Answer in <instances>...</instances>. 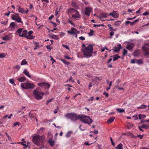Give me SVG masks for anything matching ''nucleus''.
Masks as SVG:
<instances>
[{"label":"nucleus","instance_id":"44","mask_svg":"<svg viewBox=\"0 0 149 149\" xmlns=\"http://www.w3.org/2000/svg\"><path fill=\"white\" fill-rule=\"evenodd\" d=\"M53 98H52L50 99L49 100H47L46 102V104L48 105V103L52 102L53 100Z\"/></svg>","mask_w":149,"mask_h":149},{"label":"nucleus","instance_id":"63","mask_svg":"<svg viewBox=\"0 0 149 149\" xmlns=\"http://www.w3.org/2000/svg\"><path fill=\"white\" fill-rule=\"evenodd\" d=\"M93 97H91L90 98L88 99V101H93Z\"/></svg>","mask_w":149,"mask_h":149},{"label":"nucleus","instance_id":"7","mask_svg":"<svg viewBox=\"0 0 149 149\" xmlns=\"http://www.w3.org/2000/svg\"><path fill=\"white\" fill-rule=\"evenodd\" d=\"M11 19L14 20H15L18 23H20L23 24V22L21 20V18L19 17V16L18 13H15L14 14L11 15Z\"/></svg>","mask_w":149,"mask_h":149},{"label":"nucleus","instance_id":"13","mask_svg":"<svg viewBox=\"0 0 149 149\" xmlns=\"http://www.w3.org/2000/svg\"><path fill=\"white\" fill-rule=\"evenodd\" d=\"M77 31V29L75 28H72L71 31H68V33L70 34H76V32Z\"/></svg>","mask_w":149,"mask_h":149},{"label":"nucleus","instance_id":"61","mask_svg":"<svg viewBox=\"0 0 149 149\" xmlns=\"http://www.w3.org/2000/svg\"><path fill=\"white\" fill-rule=\"evenodd\" d=\"M10 13L11 12H10V11H9V12L8 13L5 14L4 15L5 16H8L9 15H10Z\"/></svg>","mask_w":149,"mask_h":149},{"label":"nucleus","instance_id":"6","mask_svg":"<svg viewBox=\"0 0 149 149\" xmlns=\"http://www.w3.org/2000/svg\"><path fill=\"white\" fill-rule=\"evenodd\" d=\"M80 115H77L76 113H68L65 115V116L70 119L72 121H75L78 119H79V117Z\"/></svg>","mask_w":149,"mask_h":149},{"label":"nucleus","instance_id":"40","mask_svg":"<svg viewBox=\"0 0 149 149\" xmlns=\"http://www.w3.org/2000/svg\"><path fill=\"white\" fill-rule=\"evenodd\" d=\"M23 29L19 28L17 30V32L19 34H21V33Z\"/></svg>","mask_w":149,"mask_h":149},{"label":"nucleus","instance_id":"17","mask_svg":"<svg viewBox=\"0 0 149 149\" xmlns=\"http://www.w3.org/2000/svg\"><path fill=\"white\" fill-rule=\"evenodd\" d=\"M17 9L19 13H23L24 12V9L21 8L20 6H18Z\"/></svg>","mask_w":149,"mask_h":149},{"label":"nucleus","instance_id":"51","mask_svg":"<svg viewBox=\"0 0 149 149\" xmlns=\"http://www.w3.org/2000/svg\"><path fill=\"white\" fill-rule=\"evenodd\" d=\"M48 136L49 137V136L50 137V138L52 139L53 135H52V134L51 133H50V132L48 133Z\"/></svg>","mask_w":149,"mask_h":149},{"label":"nucleus","instance_id":"46","mask_svg":"<svg viewBox=\"0 0 149 149\" xmlns=\"http://www.w3.org/2000/svg\"><path fill=\"white\" fill-rule=\"evenodd\" d=\"M132 117L134 118V119L135 120H137L138 119L137 114L134 115Z\"/></svg>","mask_w":149,"mask_h":149},{"label":"nucleus","instance_id":"59","mask_svg":"<svg viewBox=\"0 0 149 149\" xmlns=\"http://www.w3.org/2000/svg\"><path fill=\"white\" fill-rule=\"evenodd\" d=\"M79 38L81 40H85V38L83 36H81Z\"/></svg>","mask_w":149,"mask_h":149},{"label":"nucleus","instance_id":"32","mask_svg":"<svg viewBox=\"0 0 149 149\" xmlns=\"http://www.w3.org/2000/svg\"><path fill=\"white\" fill-rule=\"evenodd\" d=\"M15 23L14 22H12L10 24V26H11L12 29L15 28Z\"/></svg>","mask_w":149,"mask_h":149},{"label":"nucleus","instance_id":"47","mask_svg":"<svg viewBox=\"0 0 149 149\" xmlns=\"http://www.w3.org/2000/svg\"><path fill=\"white\" fill-rule=\"evenodd\" d=\"M46 47L48 49H49V51L52 49V47L50 46V45H48L46 46Z\"/></svg>","mask_w":149,"mask_h":149},{"label":"nucleus","instance_id":"10","mask_svg":"<svg viewBox=\"0 0 149 149\" xmlns=\"http://www.w3.org/2000/svg\"><path fill=\"white\" fill-rule=\"evenodd\" d=\"M38 85L42 88H44L45 89H48L50 86V85L49 84L45 82L39 83L38 84Z\"/></svg>","mask_w":149,"mask_h":149},{"label":"nucleus","instance_id":"12","mask_svg":"<svg viewBox=\"0 0 149 149\" xmlns=\"http://www.w3.org/2000/svg\"><path fill=\"white\" fill-rule=\"evenodd\" d=\"M74 14L72 15V18H74V19L79 18L81 17V15L78 12L77 10L74 13Z\"/></svg>","mask_w":149,"mask_h":149},{"label":"nucleus","instance_id":"5","mask_svg":"<svg viewBox=\"0 0 149 149\" xmlns=\"http://www.w3.org/2000/svg\"><path fill=\"white\" fill-rule=\"evenodd\" d=\"M45 136L44 135L40 136L37 135L34 136L33 138V142L36 145H40V142L44 140Z\"/></svg>","mask_w":149,"mask_h":149},{"label":"nucleus","instance_id":"24","mask_svg":"<svg viewBox=\"0 0 149 149\" xmlns=\"http://www.w3.org/2000/svg\"><path fill=\"white\" fill-rule=\"evenodd\" d=\"M116 110L118 111V112L120 113H122L123 112H125V110L121 109V108H118L116 109Z\"/></svg>","mask_w":149,"mask_h":149},{"label":"nucleus","instance_id":"20","mask_svg":"<svg viewBox=\"0 0 149 149\" xmlns=\"http://www.w3.org/2000/svg\"><path fill=\"white\" fill-rule=\"evenodd\" d=\"M52 139L50 138L48 141V142L51 146H53L54 145L55 142L52 140Z\"/></svg>","mask_w":149,"mask_h":149},{"label":"nucleus","instance_id":"35","mask_svg":"<svg viewBox=\"0 0 149 149\" xmlns=\"http://www.w3.org/2000/svg\"><path fill=\"white\" fill-rule=\"evenodd\" d=\"M60 60H61L63 62L65 65H68L70 64V63L69 62H66L65 61L64 59H60Z\"/></svg>","mask_w":149,"mask_h":149},{"label":"nucleus","instance_id":"39","mask_svg":"<svg viewBox=\"0 0 149 149\" xmlns=\"http://www.w3.org/2000/svg\"><path fill=\"white\" fill-rule=\"evenodd\" d=\"M139 54V53L138 50H136L134 52V55L135 56H137Z\"/></svg>","mask_w":149,"mask_h":149},{"label":"nucleus","instance_id":"3","mask_svg":"<svg viewBox=\"0 0 149 149\" xmlns=\"http://www.w3.org/2000/svg\"><path fill=\"white\" fill-rule=\"evenodd\" d=\"M33 33L32 31H30L27 33V31L24 30L22 32V34H19V35L20 37H25L27 39H32L34 37L31 35Z\"/></svg>","mask_w":149,"mask_h":149},{"label":"nucleus","instance_id":"41","mask_svg":"<svg viewBox=\"0 0 149 149\" xmlns=\"http://www.w3.org/2000/svg\"><path fill=\"white\" fill-rule=\"evenodd\" d=\"M127 51L125 50V49H124L123 50V55L125 56L127 55Z\"/></svg>","mask_w":149,"mask_h":149},{"label":"nucleus","instance_id":"55","mask_svg":"<svg viewBox=\"0 0 149 149\" xmlns=\"http://www.w3.org/2000/svg\"><path fill=\"white\" fill-rule=\"evenodd\" d=\"M8 20L6 22H1V24H3L4 25H5L8 22Z\"/></svg>","mask_w":149,"mask_h":149},{"label":"nucleus","instance_id":"54","mask_svg":"<svg viewBox=\"0 0 149 149\" xmlns=\"http://www.w3.org/2000/svg\"><path fill=\"white\" fill-rule=\"evenodd\" d=\"M109 30L110 31H112L113 30L115 31H116V29H113L112 27H111L109 28Z\"/></svg>","mask_w":149,"mask_h":149},{"label":"nucleus","instance_id":"53","mask_svg":"<svg viewBox=\"0 0 149 149\" xmlns=\"http://www.w3.org/2000/svg\"><path fill=\"white\" fill-rule=\"evenodd\" d=\"M142 128L147 129L146 127H147L146 125H143L141 126Z\"/></svg>","mask_w":149,"mask_h":149},{"label":"nucleus","instance_id":"49","mask_svg":"<svg viewBox=\"0 0 149 149\" xmlns=\"http://www.w3.org/2000/svg\"><path fill=\"white\" fill-rule=\"evenodd\" d=\"M114 34V32L113 31H111L110 32L109 35L110 36H111V38H112V36Z\"/></svg>","mask_w":149,"mask_h":149},{"label":"nucleus","instance_id":"52","mask_svg":"<svg viewBox=\"0 0 149 149\" xmlns=\"http://www.w3.org/2000/svg\"><path fill=\"white\" fill-rule=\"evenodd\" d=\"M62 45L63 47H65L68 50L69 49V48L68 45Z\"/></svg>","mask_w":149,"mask_h":149},{"label":"nucleus","instance_id":"31","mask_svg":"<svg viewBox=\"0 0 149 149\" xmlns=\"http://www.w3.org/2000/svg\"><path fill=\"white\" fill-rule=\"evenodd\" d=\"M72 133V132L71 131L68 132L66 134V136L67 138L70 137Z\"/></svg>","mask_w":149,"mask_h":149},{"label":"nucleus","instance_id":"33","mask_svg":"<svg viewBox=\"0 0 149 149\" xmlns=\"http://www.w3.org/2000/svg\"><path fill=\"white\" fill-rule=\"evenodd\" d=\"M94 31L93 30L90 29V32L88 33L89 36H91L93 35Z\"/></svg>","mask_w":149,"mask_h":149},{"label":"nucleus","instance_id":"27","mask_svg":"<svg viewBox=\"0 0 149 149\" xmlns=\"http://www.w3.org/2000/svg\"><path fill=\"white\" fill-rule=\"evenodd\" d=\"M115 148L116 149H122L123 148L122 144L121 143H120Z\"/></svg>","mask_w":149,"mask_h":149},{"label":"nucleus","instance_id":"64","mask_svg":"<svg viewBox=\"0 0 149 149\" xmlns=\"http://www.w3.org/2000/svg\"><path fill=\"white\" fill-rule=\"evenodd\" d=\"M54 17V16L53 15H51L49 17V20H51V19H52Z\"/></svg>","mask_w":149,"mask_h":149},{"label":"nucleus","instance_id":"1","mask_svg":"<svg viewBox=\"0 0 149 149\" xmlns=\"http://www.w3.org/2000/svg\"><path fill=\"white\" fill-rule=\"evenodd\" d=\"M88 46L85 47V48H82V52L85 57H90L92 56L93 51V45L87 44Z\"/></svg>","mask_w":149,"mask_h":149},{"label":"nucleus","instance_id":"14","mask_svg":"<svg viewBox=\"0 0 149 149\" xmlns=\"http://www.w3.org/2000/svg\"><path fill=\"white\" fill-rule=\"evenodd\" d=\"M109 15H111L113 18H118V14L116 13V11L110 13L109 14Z\"/></svg>","mask_w":149,"mask_h":149},{"label":"nucleus","instance_id":"34","mask_svg":"<svg viewBox=\"0 0 149 149\" xmlns=\"http://www.w3.org/2000/svg\"><path fill=\"white\" fill-rule=\"evenodd\" d=\"M136 62L138 64H141L143 63V60L142 59L136 60Z\"/></svg>","mask_w":149,"mask_h":149},{"label":"nucleus","instance_id":"18","mask_svg":"<svg viewBox=\"0 0 149 149\" xmlns=\"http://www.w3.org/2000/svg\"><path fill=\"white\" fill-rule=\"evenodd\" d=\"M23 73L29 78H31V76L29 74V72L26 69H25L24 70Z\"/></svg>","mask_w":149,"mask_h":149},{"label":"nucleus","instance_id":"48","mask_svg":"<svg viewBox=\"0 0 149 149\" xmlns=\"http://www.w3.org/2000/svg\"><path fill=\"white\" fill-rule=\"evenodd\" d=\"M20 124V123L19 122H16V123H15L13 124V126L14 127L16 126L17 125H18L19 126V125Z\"/></svg>","mask_w":149,"mask_h":149},{"label":"nucleus","instance_id":"16","mask_svg":"<svg viewBox=\"0 0 149 149\" xmlns=\"http://www.w3.org/2000/svg\"><path fill=\"white\" fill-rule=\"evenodd\" d=\"M118 47H116L114 48V52H118L120 50L121 48V45L119 44L117 45Z\"/></svg>","mask_w":149,"mask_h":149},{"label":"nucleus","instance_id":"28","mask_svg":"<svg viewBox=\"0 0 149 149\" xmlns=\"http://www.w3.org/2000/svg\"><path fill=\"white\" fill-rule=\"evenodd\" d=\"M52 34V35L51 36L52 38L56 40H58L59 39V38L57 36L54 35L53 34Z\"/></svg>","mask_w":149,"mask_h":149},{"label":"nucleus","instance_id":"26","mask_svg":"<svg viewBox=\"0 0 149 149\" xmlns=\"http://www.w3.org/2000/svg\"><path fill=\"white\" fill-rule=\"evenodd\" d=\"M125 25H127L128 24H130L131 26H133L134 25V22H132L129 21H127L125 22Z\"/></svg>","mask_w":149,"mask_h":149},{"label":"nucleus","instance_id":"57","mask_svg":"<svg viewBox=\"0 0 149 149\" xmlns=\"http://www.w3.org/2000/svg\"><path fill=\"white\" fill-rule=\"evenodd\" d=\"M69 80L70 81H72L73 82H74V80L72 79V76H70V78H69Z\"/></svg>","mask_w":149,"mask_h":149},{"label":"nucleus","instance_id":"42","mask_svg":"<svg viewBox=\"0 0 149 149\" xmlns=\"http://www.w3.org/2000/svg\"><path fill=\"white\" fill-rule=\"evenodd\" d=\"M20 68V66L18 65H17L16 66L14 67V68L16 69L17 70H19Z\"/></svg>","mask_w":149,"mask_h":149},{"label":"nucleus","instance_id":"25","mask_svg":"<svg viewBox=\"0 0 149 149\" xmlns=\"http://www.w3.org/2000/svg\"><path fill=\"white\" fill-rule=\"evenodd\" d=\"M101 17L103 18H106L109 16V14L107 13H104L101 14Z\"/></svg>","mask_w":149,"mask_h":149},{"label":"nucleus","instance_id":"4","mask_svg":"<svg viewBox=\"0 0 149 149\" xmlns=\"http://www.w3.org/2000/svg\"><path fill=\"white\" fill-rule=\"evenodd\" d=\"M79 119L84 123L89 125L92 122L93 120L89 116H87L84 115H80Z\"/></svg>","mask_w":149,"mask_h":149},{"label":"nucleus","instance_id":"2","mask_svg":"<svg viewBox=\"0 0 149 149\" xmlns=\"http://www.w3.org/2000/svg\"><path fill=\"white\" fill-rule=\"evenodd\" d=\"M33 93L34 97L38 100L42 99L43 98V96L45 94L44 93L39 91L38 88H37L34 91Z\"/></svg>","mask_w":149,"mask_h":149},{"label":"nucleus","instance_id":"23","mask_svg":"<svg viewBox=\"0 0 149 149\" xmlns=\"http://www.w3.org/2000/svg\"><path fill=\"white\" fill-rule=\"evenodd\" d=\"M17 80L20 82H24L26 80V78L24 77H21L18 78Z\"/></svg>","mask_w":149,"mask_h":149},{"label":"nucleus","instance_id":"9","mask_svg":"<svg viewBox=\"0 0 149 149\" xmlns=\"http://www.w3.org/2000/svg\"><path fill=\"white\" fill-rule=\"evenodd\" d=\"M142 50L146 56L149 55V43H147L142 47Z\"/></svg>","mask_w":149,"mask_h":149},{"label":"nucleus","instance_id":"60","mask_svg":"<svg viewBox=\"0 0 149 149\" xmlns=\"http://www.w3.org/2000/svg\"><path fill=\"white\" fill-rule=\"evenodd\" d=\"M142 15H144V16H146V15H148V12H145L144 13H143L142 14Z\"/></svg>","mask_w":149,"mask_h":149},{"label":"nucleus","instance_id":"45","mask_svg":"<svg viewBox=\"0 0 149 149\" xmlns=\"http://www.w3.org/2000/svg\"><path fill=\"white\" fill-rule=\"evenodd\" d=\"M29 143H27V145H26L25 144V143H24L23 142H21V145H23L24 146H25L26 148H27V145Z\"/></svg>","mask_w":149,"mask_h":149},{"label":"nucleus","instance_id":"15","mask_svg":"<svg viewBox=\"0 0 149 149\" xmlns=\"http://www.w3.org/2000/svg\"><path fill=\"white\" fill-rule=\"evenodd\" d=\"M134 45L133 43L128 44L126 47V48L130 50H131L134 47Z\"/></svg>","mask_w":149,"mask_h":149},{"label":"nucleus","instance_id":"8","mask_svg":"<svg viewBox=\"0 0 149 149\" xmlns=\"http://www.w3.org/2000/svg\"><path fill=\"white\" fill-rule=\"evenodd\" d=\"M21 87L23 88L27 89L33 88L35 86L33 84L30 83H22L21 85Z\"/></svg>","mask_w":149,"mask_h":149},{"label":"nucleus","instance_id":"22","mask_svg":"<svg viewBox=\"0 0 149 149\" xmlns=\"http://www.w3.org/2000/svg\"><path fill=\"white\" fill-rule=\"evenodd\" d=\"M77 10L73 8H70L68 10V12L70 13H74Z\"/></svg>","mask_w":149,"mask_h":149},{"label":"nucleus","instance_id":"19","mask_svg":"<svg viewBox=\"0 0 149 149\" xmlns=\"http://www.w3.org/2000/svg\"><path fill=\"white\" fill-rule=\"evenodd\" d=\"M115 119V117H111L107 121V123L108 124L111 123Z\"/></svg>","mask_w":149,"mask_h":149},{"label":"nucleus","instance_id":"30","mask_svg":"<svg viewBox=\"0 0 149 149\" xmlns=\"http://www.w3.org/2000/svg\"><path fill=\"white\" fill-rule=\"evenodd\" d=\"M121 22V21H116L115 22L114 25L115 26H118L120 24Z\"/></svg>","mask_w":149,"mask_h":149},{"label":"nucleus","instance_id":"21","mask_svg":"<svg viewBox=\"0 0 149 149\" xmlns=\"http://www.w3.org/2000/svg\"><path fill=\"white\" fill-rule=\"evenodd\" d=\"M111 57L113 58V61H116L118 58H120V57L118 54H116L114 55L113 56H111Z\"/></svg>","mask_w":149,"mask_h":149},{"label":"nucleus","instance_id":"56","mask_svg":"<svg viewBox=\"0 0 149 149\" xmlns=\"http://www.w3.org/2000/svg\"><path fill=\"white\" fill-rule=\"evenodd\" d=\"M92 86V83L91 82L89 83L88 85V89H90V87H91Z\"/></svg>","mask_w":149,"mask_h":149},{"label":"nucleus","instance_id":"38","mask_svg":"<svg viewBox=\"0 0 149 149\" xmlns=\"http://www.w3.org/2000/svg\"><path fill=\"white\" fill-rule=\"evenodd\" d=\"M10 82L13 86H15L16 84L14 82V80L13 79H10L9 80Z\"/></svg>","mask_w":149,"mask_h":149},{"label":"nucleus","instance_id":"43","mask_svg":"<svg viewBox=\"0 0 149 149\" xmlns=\"http://www.w3.org/2000/svg\"><path fill=\"white\" fill-rule=\"evenodd\" d=\"M110 139L111 141V143H112V145L113 146H115V143L113 142V139H112V138L111 137H110Z\"/></svg>","mask_w":149,"mask_h":149},{"label":"nucleus","instance_id":"58","mask_svg":"<svg viewBox=\"0 0 149 149\" xmlns=\"http://www.w3.org/2000/svg\"><path fill=\"white\" fill-rule=\"evenodd\" d=\"M142 116V114H139V119L141 120L143 118Z\"/></svg>","mask_w":149,"mask_h":149},{"label":"nucleus","instance_id":"50","mask_svg":"<svg viewBox=\"0 0 149 149\" xmlns=\"http://www.w3.org/2000/svg\"><path fill=\"white\" fill-rule=\"evenodd\" d=\"M142 108V109H146L147 107V105H145L143 104L141 106Z\"/></svg>","mask_w":149,"mask_h":149},{"label":"nucleus","instance_id":"62","mask_svg":"<svg viewBox=\"0 0 149 149\" xmlns=\"http://www.w3.org/2000/svg\"><path fill=\"white\" fill-rule=\"evenodd\" d=\"M137 137H139L140 139H141L142 137H143V135H138L137 136Z\"/></svg>","mask_w":149,"mask_h":149},{"label":"nucleus","instance_id":"29","mask_svg":"<svg viewBox=\"0 0 149 149\" xmlns=\"http://www.w3.org/2000/svg\"><path fill=\"white\" fill-rule=\"evenodd\" d=\"M27 61L25 59H24L23 60L21 63V65H26L27 64Z\"/></svg>","mask_w":149,"mask_h":149},{"label":"nucleus","instance_id":"11","mask_svg":"<svg viewBox=\"0 0 149 149\" xmlns=\"http://www.w3.org/2000/svg\"><path fill=\"white\" fill-rule=\"evenodd\" d=\"M92 10V9L90 7H87L85 8V13L86 15L89 16L90 13Z\"/></svg>","mask_w":149,"mask_h":149},{"label":"nucleus","instance_id":"37","mask_svg":"<svg viewBox=\"0 0 149 149\" xmlns=\"http://www.w3.org/2000/svg\"><path fill=\"white\" fill-rule=\"evenodd\" d=\"M7 55L6 54L2 53L0 54V58H3L5 57Z\"/></svg>","mask_w":149,"mask_h":149},{"label":"nucleus","instance_id":"36","mask_svg":"<svg viewBox=\"0 0 149 149\" xmlns=\"http://www.w3.org/2000/svg\"><path fill=\"white\" fill-rule=\"evenodd\" d=\"M4 40H9V37L8 36L6 35L4 36L2 38Z\"/></svg>","mask_w":149,"mask_h":149}]
</instances>
